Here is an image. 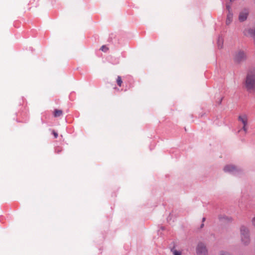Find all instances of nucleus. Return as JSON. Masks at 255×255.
Wrapping results in <instances>:
<instances>
[{
  "label": "nucleus",
  "mask_w": 255,
  "mask_h": 255,
  "mask_svg": "<svg viewBox=\"0 0 255 255\" xmlns=\"http://www.w3.org/2000/svg\"><path fill=\"white\" fill-rule=\"evenodd\" d=\"M239 120L241 122L243 125L247 126L248 124V117L246 115H241L239 117Z\"/></svg>",
  "instance_id": "obj_6"
},
{
  "label": "nucleus",
  "mask_w": 255,
  "mask_h": 255,
  "mask_svg": "<svg viewBox=\"0 0 255 255\" xmlns=\"http://www.w3.org/2000/svg\"><path fill=\"white\" fill-rule=\"evenodd\" d=\"M246 87L248 90L255 91V72H251L248 74Z\"/></svg>",
  "instance_id": "obj_1"
},
{
  "label": "nucleus",
  "mask_w": 255,
  "mask_h": 255,
  "mask_svg": "<svg viewBox=\"0 0 255 255\" xmlns=\"http://www.w3.org/2000/svg\"><path fill=\"white\" fill-rule=\"evenodd\" d=\"M197 254L198 255H206L207 254V250L205 245L200 243L198 245L197 247Z\"/></svg>",
  "instance_id": "obj_3"
},
{
  "label": "nucleus",
  "mask_w": 255,
  "mask_h": 255,
  "mask_svg": "<svg viewBox=\"0 0 255 255\" xmlns=\"http://www.w3.org/2000/svg\"><path fill=\"white\" fill-rule=\"evenodd\" d=\"M203 226H204V224H202L201 225V228H202V227H203Z\"/></svg>",
  "instance_id": "obj_19"
},
{
  "label": "nucleus",
  "mask_w": 255,
  "mask_h": 255,
  "mask_svg": "<svg viewBox=\"0 0 255 255\" xmlns=\"http://www.w3.org/2000/svg\"><path fill=\"white\" fill-rule=\"evenodd\" d=\"M117 84L121 87L122 86V84L123 83V81L122 80V78L120 76H118L117 79Z\"/></svg>",
  "instance_id": "obj_10"
},
{
  "label": "nucleus",
  "mask_w": 255,
  "mask_h": 255,
  "mask_svg": "<svg viewBox=\"0 0 255 255\" xmlns=\"http://www.w3.org/2000/svg\"><path fill=\"white\" fill-rule=\"evenodd\" d=\"M249 14V11L247 9H244L239 14V19L240 21H244L247 18Z\"/></svg>",
  "instance_id": "obj_5"
},
{
  "label": "nucleus",
  "mask_w": 255,
  "mask_h": 255,
  "mask_svg": "<svg viewBox=\"0 0 255 255\" xmlns=\"http://www.w3.org/2000/svg\"><path fill=\"white\" fill-rule=\"evenodd\" d=\"M243 129L245 131V132H247L248 130L247 126L243 125Z\"/></svg>",
  "instance_id": "obj_13"
},
{
  "label": "nucleus",
  "mask_w": 255,
  "mask_h": 255,
  "mask_svg": "<svg viewBox=\"0 0 255 255\" xmlns=\"http://www.w3.org/2000/svg\"><path fill=\"white\" fill-rule=\"evenodd\" d=\"M52 133L53 134V135H54V137H55V138H57V136H58V133H57L56 132H55L54 130H53V131H52Z\"/></svg>",
  "instance_id": "obj_14"
},
{
  "label": "nucleus",
  "mask_w": 255,
  "mask_h": 255,
  "mask_svg": "<svg viewBox=\"0 0 255 255\" xmlns=\"http://www.w3.org/2000/svg\"><path fill=\"white\" fill-rule=\"evenodd\" d=\"M233 19V14L231 13L230 12L228 13L227 17L226 19V24H229L231 23Z\"/></svg>",
  "instance_id": "obj_8"
},
{
  "label": "nucleus",
  "mask_w": 255,
  "mask_h": 255,
  "mask_svg": "<svg viewBox=\"0 0 255 255\" xmlns=\"http://www.w3.org/2000/svg\"><path fill=\"white\" fill-rule=\"evenodd\" d=\"M100 50L104 52H106L109 50V48L106 45H103L100 48Z\"/></svg>",
  "instance_id": "obj_11"
},
{
  "label": "nucleus",
  "mask_w": 255,
  "mask_h": 255,
  "mask_svg": "<svg viewBox=\"0 0 255 255\" xmlns=\"http://www.w3.org/2000/svg\"><path fill=\"white\" fill-rule=\"evenodd\" d=\"M252 223L253 225L255 227V217L253 219Z\"/></svg>",
  "instance_id": "obj_16"
},
{
  "label": "nucleus",
  "mask_w": 255,
  "mask_h": 255,
  "mask_svg": "<svg viewBox=\"0 0 255 255\" xmlns=\"http://www.w3.org/2000/svg\"><path fill=\"white\" fill-rule=\"evenodd\" d=\"M63 112L62 110H55L54 112V116L55 117H60L62 115Z\"/></svg>",
  "instance_id": "obj_9"
},
{
  "label": "nucleus",
  "mask_w": 255,
  "mask_h": 255,
  "mask_svg": "<svg viewBox=\"0 0 255 255\" xmlns=\"http://www.w3.org/2000/svg\"><path fill=\"white\" fill-rule=\"evenodd\" d=\"M246 54L243 51H238L237 52L235 56L234 59L236 62H240L246 59Z\"/></svg>",
  "instance_id": "obj_4"
},
{
  "label": "nucleus",
  "mask_w": 255,
  "mask_h": 255,
  "mask_svg": "<svg viewBox=\"0 0 255 255\" xmlns=\"http://www.w3.org/2000/svg\"><path fill=\"white\" fill-rule=\"evenodd\" d=\"M233 0H230L231 1H233Z\"/></svg>",
  "instance_id": "obj_20"
},
{
  "label": "nucleus",
  "mask_w": 255,
  "mask_h": 255,
  "mask_svg": "<svg viewBox=\"0 0 255 255\" xmlns=\"http://www.w3.org/2000/svg\"><path fill=\"white\" fill-rule=\"evenodd\" d=\"M241 240L244 244H247L250 241L249 230L245 226L241 227Z\"/></svg>",
  "instance_id": "obj_2"
},
{
  "label": "nucleus",
  "mask_w": 255,
  "mask_h": 255,
  "mask_svg": "<svg viewBox=\"0 0 255 255\" xmlns=\"http://www.w3.org/2000/svg\"><path fill=\"white\" fill-rule=\"evenodd\" d=\"M220 255H229L227 253L222 252L220 253Z\"/></svg>",
  "instance_id": "obj_15"
},
{
  "label": "nucleus",
  "mask_w": 255,
  "mask_h": 255,
  "mask_svg": "<svg viewBox=\"0 0 255 255\" xmlns=\"http://www.w3.org/2000/svg\"><path fill=\"white\" fill-rule=\"evenodd\" d=\"M173 255H181V253L176 250H174L173 251Z\"/></svg>",
  "instance_id": "obj_12"
},
{
  "label": "nucleus",
  "mask_w": 255,
  "mask_h": 255,
  "mask_svg": "<svg viewBox=\"0 0 255 255\" xmlns=\"http://www.w3.org/2000/svg\"><path fill=\"white\" fill-rule=\"evenodd\" d=\"M205 221V218H203L202 219V221L204 222Z\"/></svg>",
  "instance_id": "obj_18"
},
{
  "label": "nucleus",
  "mask_w": 255,
  "mask_h": 255,
  "mask_svg": "<svg viewBox=\"0 0 255 255\" xmlns=\"http://www.w3.org/2000/svg\"><path fill=\"white\" fill-rule=\"evenodd\" d=\"M224 170L225 172H233L236 170V168L232 165H228L224 167Z\"/></svg>",
  "instance_id": "obj_7"
},
{
  "label": "nucleus",
  "mask_w": 255,
  "mask_h": 255,
  "mask_svg": "<svg viewBox=\"0 0 255 255\" xmlns=\"http://www.w3.org/2000/svg\"><path fill=\"white\" fill-rule=\"evenodd\" d=\"M227 8L228 9V10L229 11L230 10V6L229 5H227Z\"/></svg>",
  "instance_id": "obj_17"
}]
</instances>
